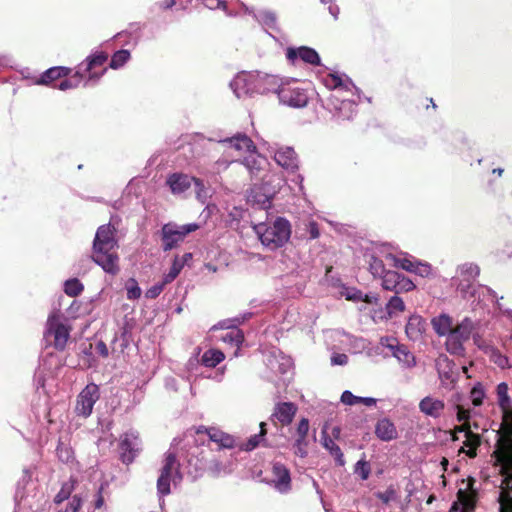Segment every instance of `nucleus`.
I'll return each mask as SVG.
<instances>
[{"mask_svg":"<svg viewBox=\"0 0 512 512\" xmlns=\"http://www.w3.org/2000/svg\"><path fill=\"white\" fill-rule=\"evenodd\" d=\"M70 336L69 328L61 321L58 313H52L46 323L44 338L57 350H63Z\"/></svg>","mask_w":512,"mask_h":512,"instance_id":"6e6552de","label":"nucleus"},{"mask_svg":"<svg viewBox=\"0 0 512 512\" xmlns=\"http://www.w3.org/2000/svg\"><path fill=\"white\" fill-rule=\"evenodd\" d=\"M183 265L180 263V257L175 256L172 266L169 269V272L164 275V282L171 283L174 281L177 276L180 274L181 270L183 269Z\"/></svg>","mask_w":512,"mask_h":512,"instance_id":"4d7b16f0","label":"nucleus"},{"mask_svg":"<svg viewBox=\"0 0 512 512\" xmlns=\"http://www.w3.org/2000/svg\"><path fill=\"white\" fill-rule=\"evenodd\" d=\"M83 289V284L76 278L69 279L64 284V292L70 297L78 296Z\"/></svg>","mask_w":512,"mask_h":512,"instance_id":"6e6d98bb","label":"nucleus"},{"mask_svg":"<svg viewBox=\"0 0 512 512\" xmlns=\"http://www.w3.org/2000/svg\"><path fill=\"white\" fill-rule=\"evenodd\" d=\"M296 233L300 238L307 240H314L320 236L319 226L313 220L303 222L302 227H299Z\"/></svg>","mask_w":512,"mask_h":512,"instance_id":"a19ab883","label":"nucleus"},{"mask_svg":"<svg viewBox=\"0 0 512 512\" xmlns=\"http://www.w3.org/2000/svg\"><path fill=\"white\" fill-rule=\"evenodd\" d=\"M253 230L262 245L270 250L284 246L291 237V224L284 217L257 223L253 226Z\"/></svg>","mask_w":512,"mask_h":512,"instance_id":"7ed1b4c3","label":"nucleus"},{"mask_svg":"<svg viewBox=\"0 0 512 512\" xmlns=\"http://www.w3.org/2000/svg\"><path fill=\"white\" fill-rule=\"evenodd\" d=\"M276 163L289 173L295 174L299 168V159L295 150L290 146H280L274 151Z\"/></svg>","mask_w":512,"mask_h":512,"instance_id":"f3484780","label":"nucleus"},{"mask_svg":"<svg viewBox=\"0 0 512 512\" xmlns=\"http://www.w3.org/2000/svg\"><path fill=\"white\" fill-rule=\"evenodd\" d=\"M486 397V390L481 382H476L470 391V399L475 407H480Z\"/></svg>","mask_w":512,"mask_h":512,"instance_id":"603ef678","label":"nucleus"},{"mask_svg":"<svg viewBox=\"0 0 512 512\" xmlns=\"http://www.w3.org/2000/svg\"><path fill=\"white\" fill-rule=\"evenodd\" d=\"M208 459H209V461H208V465H207V470L206 471H209L214 476L219 475L221 472H225L224 466L215 457V454L213 452H212V456H208Z\"/></svg>","mask_w":512,"mask_h":512,"instance_id":"e2e57ef3","label":"nucleus"},{"mask_svg":"<svg viewBox=\"0 0 512 512\" xmlns=\"http://www.w3.org/2000/svg\"><path fill=\"white\" fill-rule=\"evenodd\" d=\"M286 57L293 64H295L298 59L313 66H318L321 63L317 51L307 46H300L298 48L289 47L286 50Z\"/></svg>","mask_w":512,"mask_h":512,"instance_id":"aec40b11","label":"nucleus"},{"mask_svg":"<svg viewBox=\"0 0 512 512\" xmlns=\"http://www.w3.org/2000/svg\"><path fill=\"white\" fill-rule=\"evenodd\" d=\"M252 178H263L268 165L267 158L255 150L249 152L241 161Z\"/></svg>","mask_w":512,"mask_h":512,"instance_id":"6ab92c4d","label":"nucleus"},{"mask_svg":"<svg viewBox=\"0 0 512 512\" xmlns=\"http://www.w3.org/2000/svg\"><path fill=\"white\" fill-rule=\"evenodd\" d=\"M405 310V304L402 298L395 294L386 304V313L390 318L397 316L400 312Z\"/></svg>","mask_w":512,"mask_h":512,"instance_id":"8fccbe9b","label":"nucleus"},{"mask_svg":"<svg viewBox=\"0 0 512 512\" xmlns=\"http://www.w3.org/2000/svg\"><path fill=\"white\" fill-rule=\"evenodd\" d=\"M486 354L488 355L491 362L497 365L500 369H509L511 368V364L506 355L502 354L501 351L496 347H489L486 350Z\"/></svg>","mask_w":512,"mask_h":512,"instance_id":"a18cd8bd","label":"nucleus"},{"mask_svg":"<svg viewBox=\"0 0 512 512\" xmlns=\"http://www.w3.org/2000/svg\"><path fill=\"white\" fill-rule=\"evenodd\" d=\"M119 450L122 462L127 465L132 463L141 450L138 432L130 430L121 435Z\"/></svg>","mask_w":512,"mask_h":512,"instance_id":"ddd939ff","label":"nucleus"},{"mask_svg":"<svg viewBox=\"0 0 512 512\" xmlns=\"http://www.w3.org/2000/svg\"><path fill=\"white\" fill-rule=\"evenodd\" d=\"M325 86L332 90L326 99L324 107L336 120H350L356 114V100L348 97L357 95L360 99V91L346 75L328 74L324 78Z\"/></svg>","mask_w":512,"mask_h":512,"instance_id":"f257e3e1","label":"nucleus"},{"mask_svg":"<svg viewBox=\"0 0 512 512\" xmlns=\"http://www.w3.org/2000/svg\"><path fill=\"white\" fill-rule=\"evenodd\" d=\"M445 409V403L432 396H426L419 402V410L431 418H439Z\"/></svg>","mask_w":512,"mask_h":512,"instance_id":"a878e982","label":"nucleus"},{"mask_svg":"<svg viewBox=\"0 0 512 512\" xmlns=\"http://www.w3.org/2000/svg\"><path fill=\"white\" fill-rule=\"evenodd\" d=\"M375 435L381 441L389 442L397 438L398 432L395 424L390 419L384 417L377 421Z\"/></svg>","mask_w":512,"mask_h":512,"instance_id":"cd10ccee","label":"nucleus"},{"mask_svg":"<svg viewBox=\"0 0 512 512\" xmlns=\"http://www.w3.org/2000/svg\"><path fill=\"white\" fill-rule=\"evenodd\" d=\"M497 293L486 285L477 284L471 291V299L473 301L484 302L490 300L496 303L498 300Z\"/></svg>","mask_w":512,"mask_h":512,"instance_id":"f704fd0d","label":"nucleus"},{"mask_svg":"<svg viewBox=\"0 0 512 512\" xmlns=\"http://www.w3.org/2000/svg\"><path fill=\"white\" fill-rule=\"evenodd\" d=\"M180 463L172 451H168L162 462L160 475L157 479V492L160 497L170 494L171 483L177 485L181 482L183 476L180 470Z\"/></svg>","mask_w":512,"mask_h":512,"instance_id":"39448f33","label":"nucleus"},{"mask_svg":"<svg viewBox=\"0 0 512 512\" xmlns=\"http://www.w3.org/2000/svg\"><path fill=\"white\" fill-rule=\"evenodd\" d=\"M208 456H212V449L205 447H194L190 450L187 459V473L193 480L200 477L208 465Z\"/></svg>","mask_w":512,"mask_h":512,"instance_id":"9d476101","label":"nucleus"},{"mask_svg":"<svg viewBox=\"0 0 512 512\" xmlns=\"http://www.w3.org/2000/svg\"><path fill=\"white\" fill-rule=\"evenodd\" d=\"M199 227L197 223L178 225L169 222L164 224L160 231L163 251H170L176 248L179 243L184 241L188 234L196 231Z\"/></svg>","mask_w":512,"mask_h":512,"instance_id":"0eeeda50","label":"nucleus"},{"mask_svg":"<svg viewBox=\"0 0 512 512\" xmlns=\"http://www.w3.org/2000/svg\"><path fill=\"white\" fill-rule=\"evenodd\" d=\"M69 73L70 69L64 66L51 67L43 72L40 78L36 79L34 83L37 85H48L57 79L67 77Z\"/></svg>","mask_w":512,"mask_h":512,"instance_id":"c756f323","label":"nucleus"},{"mask_svg":"<svg viewBox=\"0 0 512 512\" xmlns=\"http://www.w3.org/2000/svg\"><path fill=\"white\" fill-rule=\"evenodd\" d=\"M322 445L326 450L329 451L331 456L334 457L336 463L339 466H343L345 464L344 455L341 448L334 442L331 437L326 434L325 431L323 432Z\"/></svg>","mask_w":512,"mask_h":512,"instance_id":"58836bf2","label":"nucleus"},{"mask_svg":"<svg viewBox=\"0 0 512 512\" xmlns=\"http://www.w3.org/2000/svg\"><path fill=\"white\" fill-rule=\"evenodd\" d=\"M434 331L439 336H446L453 329L452 318L447 314L434 317L431 321Z\"/></svg>","mask_w":512,"mask_h":512,"instance_id":"c9c22d12","label":"nucleus"},{"mask_svg":"<svg viewBox=\"0 0 512 512\" xmlns=\"http://www.w3.org/2000/svg\"><path fill=\"white\" fill-rule=\"evenodd\" d=\"M208 9H222L226 15L231 16L232 13L228 10L224 0H200Z\"/></svg>","mask_w":512,"mask_h":512,"instance_id":"338daca9","label":"nucleus"},{"mask_svg":"<svg viewBox=\"0 0 512 512\" xmlns=\"http://www.w3.org/2000/svg\"><path fill=\"white\" fill-rule=\"evenodd\" d=\"M480 274V268L474 263H464L457 267L455 275L451 279L452 286L463 299H471V291L477 286L476 279Z\"/></svg>","mask_w":512,"mask_h":512,"instance_id":"423d86ee","label":"nucleus"},{"mask_svg":"<svg viewBox=\"0 0 512 512\" xmlns=\"http://www.w3.org/2000/svg\"><path fill=\"white\" fill-rule=\"evenodd\" d=\"M272 483L274 488L281 494L291 491V475L289 469L281 462H274L272 465Z\"/></svg>","mask_w":512,"mask_h":512,"instance_id":"a211bd4d","label":"nucleus"},{"mask_svg":"<svg viewBox=\"0 0 512 512\" xmlns=\"http://www.w3.org/2000/svg\"><path fill=\"white\" fill-rule=\"evenodd\" d=\"M276 191L270 188L267 183L254 185L247 196V202L261 210H268L272 205V199Z\"/></svg>","mask_w":512,"mask_h":512,"instance_id":"2eb2a0df","label":"nucleus"},{"mask_svg":"<svg viewBox=\"0 0 512 512\" xmlns=\"http://www.w3.org/2000/svg\"><path fill=\"white\" fill-rule=\"evenodd\" d=\"M393 357H395L398 362L406 368H412L416 365L414 355L403 344L399 347L398 350H396V354Z\"/></svg>","mask_w":512,"mask_h":512,"instance_id":"49530a36","label":"nucleus"},{"mask_svg":"<svg viewBox=\"0 0 512 512\" xmlns=\"http://www.w3.org/2000/svg\"><path fill=\"white\" fill-rule=\"evenodd\" d=\"M354 473L358 475L361 478V480H367L371 473V467L369 462L366 461L365 459H360L355 464Z\"/></svg>","mask_w":512,"mask_h":512,"instance_id":"13d9d810","label":"nucleus"},{"mask_svg":"<svg viewBox=\"0 0 512 512\" xmlns=\"http://www.w3.org/2000/svg\"><path fill=\"white\" fill-rule=\"evenodd\" d=\"M341 402L345 405L364 404L365 406L372 407L377 403V399L373 397H360L354 395L351 391L345 390L341 395Z\"/></svg>","mask_w":512,"mask_h":512,"instance_id":"e433bc0d","label":"nucleus"},{"mask_svg":"<svg viewBox=\"0 0 512 512\" xmlns=\"http://www.w3.org/2000/svg\"><path fill=\"white\" fill-rule=\"evenodd\" d=\"M496 460L502 475L499 509L500 512H512V441L501 445L496 451Z\"/></svg>","mask_w":512,"mask_h":512,"instance_id":"20e7f679","label":"nucleus"},{"mask_svg":"<svg viewBox=\"0 0 512 512\" xmlns=\"http://www.w3.org/2000/svg\"><path fill=\"white\" fill-rule=\"evenodd\" d=\"M457 335L460 336L461 339L467 341L469 340L472 331L474 330V322L465 317L460 323L457 324L455 328L452 329Z\"/></svg>","mask_w":512,"mask_h":512,"instance_id":"3c124183","label":"nucleus"},{"mask_svg":"<svg viewBox=\"0 0 512 512\" xmlns=\"http://www.w3.org/2000/svg\"><path fill=\"white\" fill-rule=\"evenodd\" d=\"M210 441L218 445V448L231 449L237 446L234 437L217 428L211 427L205 429Z\"/></svg>","mask_w":512,"mask_h":512,"instance_id":"c85d7f7f","label":"nucleus"},{"mask_svg":"<svg viewBox=\"0 0 512 512\" xmlns=\"http://www.w3.org/2000/svg\"><path fill=\"white\" fill-rule=\"evenodd\" d=\"M446 349L449 353L454 355H461L464 352L463 343L465 340L461 339L453 330L446 335Z\"/></svg>","mask_w":512,"mask_h":512,"instance_id":"79ce46f5","label":"nucleus"},{"mask_svg":"<svg viewBox=\"0 0 512 512\" xmlns=\"http://www.w3.org/2000/svg\"><path fill=\"white\" fill-rule=\"evenodd\" d=\"M192 181H194L196 187L198 188L197 194L198 197H200L201 190L203 188L202 181L194 177H190L187 174L173 173L167 178L166 183L170 187L173 194H181L191 186Z\"/></svg>","mask_w":512,"mask_h":512,"instance_id":"dca6fc26","label":"nucleus"},{"mask_svg":"<svg viewBox=\"0 0 512 512\" xmlns=\"http://www.w3.org/2000/svg\"><path fill=\"white\" fill-rule=\"evenodd\" d=\"M307 445H308L307 439L296 438V440L293 444L295 455H297L301 458H305L308 455Z\"/></svg>","mask_w":512,"mask_h":512,"instance_id":"69168bd1","label":"nucleus"},{"mask_svg":"<svg viewBox=\"0 0 512 512\" xmlns=\"http://www.w3.org/2000/svg\"><path fill=\"white\" fill-rule=\"evenodd\" d=\"M467 441L465 444L471 449L467 452L468 456L473 458L476 456L475 449L480 444V436L472 433L471 430L466 432Z\"/></svg>","mask_w":512,"mask_h":512,"instance_id":"052dcab7","label":"nucleus"},{"mask_svg":"<svg viewBox=\"0 0 512 512\" xmlns=\"http://www.w3.org/2000/svg\"><path fill=\"white\" fill-rule=\"evenodd\" d=\"M509 386L501 382L496 387L497 404L503 413H508L512 408V399L509 396Z\"/></svg>","mask_w":512,"mask_h":512,"instance_id":"473e14b6","label":"nucleus"},{"mask_svg":"<svg viewBox=\"0 0 512 512\" xmlns=\"http://www.w3.org/2000/svg\"><path fill=\"white\" fill-rule=\"evenodd\" d=\"M219 144L222 145L225 149H234L239 153H249L256 149L253 141L246 134L242 133L221 139Z\"/></svg>","mask_w":512,"mask_h":512,"instance_id":"b1692460","label":"nucleus"},{"mask_svg":"<svg viewBox=\"0 0 512 512\" xmlns=\"http://www.w3.org/2000/svg\"><path fill=\"white\" fill-rule=\"evenodd\" d=\"M230 87L239 99L254 96L251 73H241L237 75L230 82Z\"/></svg>","mask_w":512,"mask_h":512,"instance_id":"393cba45","label":"nucleus"},{"mask_svg":"<svg viewBox=\"0 0 512 512\" xmlns=\"http://www.w3.org/2000/svg\"><path fill=\"white\" fill-rule=\"evenodd\" d=\"M383 289L393 291L395 294L409 292L415 288V284L403 274L397 271L387 270L381 277Z\"/></svg>","mask_w":512,"mask_h":512,"instance_id":"4468645a","label":"nucleus"},{"mask_svg":"<svg viewBox=\"0 0 512 512\" xmlns=\"http://www.w3.org/2000/svg\"><path fill=\"white\" fill-rule=\"evenodd\" d=\"M245 13L252 16L262 27L267 30L279 31L277 15L274 11L271 10H259L255 11L252 8H249L245 4H241Z\"/></svg>","mask_w":512,"mask_h":512,"instance_id":"4be33fe9","label":"nucleus"},{"mask_svg":"<svg viewBox=\"0 0 512 512\" xmlns=\"http://www.w3.org/2000/svg\"><path fill=\"white\" fill-rule=\"evenodd\" d=\"M83 78L82 67H77L76 72L70 78L62 79L55 87L61 91L74 89L80 85Z\"/></svg>","mask_w":512,"mask_h":512,"instance_id":"37998d69","label":"nucleus"},{"mask_svg":"<svg viewBox=\"0 0 512 512\" xmlns=\"http://www.w3.org/2000/svg\"><path fill=\"white\" fill-rule=\"evenodd\" d=\"M56 454L58 459L63 463H70L74 460V452L72 448L61 440L58 443Z\"/></svg>","mask_w":512,"mask_h":512,"instance_id":"5fc2aeb1","label":"nucleus"},{"mask_svg":"<svg viewBox=\"0 0 512 512\" xmlns=\"http://www.w3.org/2000/svg\"><path fill=\"white\" fill-rule=\"evenodd\" d=\"M129 59H130V52L128 50H126V49L118 50L112 55L109 66L112 69H119V68L123 67L128 62Z\"/></svg>","mask_w":512,"mask_h":512,"instance_id":"864d4df0","label":"nucleus"},{"mask_svg":"<svg viewBox=\"0 0 512 512\" xmlns=\"http://www.w3.org/2000/svg\"><path fill=\"white\" fill-rule=\"evenodd\" d=\"M234 322L240 323L238 319L225 320L219 323L221 329H226L220 339L231 346H235L237 350L244 341V334L240 329H237Z\"/></svg>","mask_w":512,"mask_h":512,"instance_id":"5701e85b","label":"nucleus"},{"mask_svg":"<svg viewBox=\"0 0 512 512\" xmlns=\"http://www.w3.org/2000/svg\"><path fill=\"white\" fill-rule=\"evenodd\" d=\"M385 261L388 266L401 268L405 271L412 273L416 259L413 257H398L391 253L385 254Z\"/></svg>","mask_w":512,"mask_h":512,"instance_id":"72a5a7b5","label":"nucleus"},{"mask_svg":"<svg viewBox=\"0 0 512 512\" xmlns=\"http://www.w3.org/2000/svg\"><path fill=\"white\" fill-rule=\"evenodd\" d=\"M266 423H260V432L258 434L252 435L246 442H242L237 444L240 450L243 451H252L259 446V444L263 441L264 436L266 435Z\"/></svg>","mask_w":512,"mask_h":512,"instance_id":"ea45409f","label":"nucleus"},{"mask_svg":"<svg viewBox=\"0 0 512 512\" xmlns=\"http://www.w3.org/2000/svg\"><path fill=\"white\" fill-rule=\"evenodd\" d=\"M379 344L382 348H386L390 352L391 356H394L396 354V350H398L402 345L395 337L389 336L381 337Z\"/></svg>","mask_w":512,"mask_h":512,"instance_id":"bf43d9fd","label":"nucleus"},{"mask_svg":"<svg viewBox=\"0 0 512 512\" xmlns=\"http://www.w3.org/2000/svg\"><path fill=\"white\" fill-rule=\"evenodd\" d=\"M412 273H415L416 275H419V276L425 278V277H428L431 275L432 267L427 262H421V261L416 260Z\"/></svg>","mask_w":512,"mask_h":512,"instance_id":"0e129e2a","label":"nucleus"},{"mask_svg":"<svg viewBox=\"0 0 512 512\" xmlns=\"http://www.w3.org/2000/svg\"><path fill=\"white\" fill-rule=\"evenodd\" d=\"M268 366L272 371L285 374L292 367V360L290 357L282 355L281 352H279V355L273 353L268 358Z\"/></svg>","mask_w":512,"mask_h":512,"instance_id":"2f4dec72","label":"nucleus"},{"mask_svg":"<svg viewBox=\"0 0 512 512\" xmlns=\"http://www.w3.org/2000/svg\"><path fill=\"white\" fill-rule=\"evenodd\" d=\"M75 484L76 480L73 478L63 482L60 491L54 497V503L58 505L68 500L75 489Z\"/></svg>","mask_w":512,"mask_h":512,"instance_id":"09e8293b","label":"nucleus"},{"mask_svg":"<svg viewBox=\"0 0 512 512\" xmlns=\"http://www.w3.org/2000/svg\"><path fill=\"white\" fill-rule=\"evenodd\" d=\"M107 58L108 56L106 53L99 52L88 56L85 61L78 65V67H82V73L84 75L89 73V77L87 80H85L84 86H88L91 82L96 83L100 79L106 69H103L100 74L91 73V70L96 66H102L106 62Z\"/></svg>","mask_w":512,"mask_h":512,"instance_id":"412c9836","label":"nucleus"},{"mask_svg":"<svg viewBox=\"0 0 512 512\" xmlns=\"http://www.w3.org/2000/svg\"><path fill=\"white\" fill-rule=\"evenodd\" d=\"M117 247L114 225L111 223L101 225L93 241L92 261L101 266L106 273L116 275L119 272V257L115 251Z\"/></svg>","mask_w":512,"mask_h":512,"instance_id":"f03ea898","label":"nucleus"},{"mask_svg":"<svg viewBox=\"0 0 512 512\" xmlns=\"http://www.w3.org/2000/svg\"><path fill=\"white\" fill-rule=\"evenodd\" d=\"M296 412L297 407L294 403L281 402L275 406L274 412L271 415V417L273 419H276L283 426H287L293 421Z\"/></svg>","mask_w":512,"mask_h":512,"instance_id":"bb28decb","label":"nucleus"},{"mask_svg":"<svg viewBox=\"0 0 512 512\" xmlns=\"http://www.w3.org/2000/svg\"><path fill=\"white\" fill-rule=\"evenodd\" d=\"M224 353L217 349L207 350L201 358V362L206 367H215L224 360Z\"/></svg>","mask_w":512,"mask_h":512,"instance_id":"de8ad7c7","label":"nucleus"},{"mask_svg":"<svg viewBox=\"0 0 512 512\" xmlns=\"http://www.w3.org/2000/svg\"><path fill=\"white\" fill-rule=\"evenodd\" d=\"M280 103L293 108H302L308 104V90L301 87L297 82H282L278 93Z\"/></svg>","mask_w":512,"mask_h":512,"instance_id":"1a4fd4ad","label":"nucleus"},{"mask_svg":"<svg viewBox=\"0 0 512 512\" xmlns=\"http://www.w3.org/2000/svg\"><path fill=\"white\" fill-rule=\"evenodd\" d=\"M100 391L98 385L90 383L79 393L75 405V413L87 418L91 415L95 403L99 400Z\"/></svg>","mask_w":512,"mask_h":512,"instance_id":"9b49d317","label":"nucleus"},{"mask_svg":"<svg viewBox=\"0 0 512 512\" xmlns=\"http://www.w3.org/2000/svg\"><path fill=\"white\" fill-rule=\"evenodd\" d=\"M495 317H505L510 322H512V309L504 307V305L499 301V299L495 303Z\"/></svg>","mask_w":512,"mask_h":512,"instance_id":"774afa93","label":"nucleus"},{"mask_svg":"<svg viewBox=\"0 0 512 512\" xmlns=\"http://www.w3.org/2000/svg\"><path fill=\"white\" fill-rule=\"evenodd\" d=\"M254 95L277 94L282 85V79L276 75L264 72H251Z\"/></svg>","mask_w":512,"mask_h":512,"instance_id":"f8f14e48","label":"nucleus"},{"mask_svg":"<svg viewBox=\"0 0 512 512\" xmlns=\"http://www.w3.org/2000/svg\"><path fill=\"white\" fill-rule=\"evenodd\" d=\"M460 502H453L449 512H471L474 509V500L465 495L462 490L458 492Z\"/></svg>","mask_w":512,"mask_h":512,"instance_id":"c03bdc74","label":"nucleus"},{"mask_svg":"<svg viewBox=\"0 0 512 512\" xmlns=\"http://www.w3.org/2000/svg\"><path fill=\"white\" fill-rule=\"evenodd\" d=\"M366 262L369 265V271L374 278H380L388 269V265L384 259L377 257L374 254H366Z\"/></svg>","mask_w":512,"mask_h":512,"instance_id":"4c0bfd02","label":"nucleus"},{"mask_svg":"<svg viewBox=\"0 0 512 512\" xmlns=\"http://www.w3.org/2000/svg\"><path fill=\"white\" fill-rule=\"evenodd\" d=\"M425 330L424 321L421 316L412 315L409 317L405 332L407 337L412 341H418L421 339L422 334Z\"/></svg>","mask_w":512,"mask_h":512,"instance_id":"7c9ffc66","label":"nucleus"},{"mask_svg":"<svg viewBox=\"0 0 512 512\" xmlns=\"http://www.w3.org/2000/svg\"><path fill=\"white\" fill-rule=\"evenodd\" d=\"M375 496L384 504H389L397 499V492L393 486H389L385 491H378Z\"/></svg>","mask_w":512,"mask_h":512,"instance_id":"680f3d73","label":"nucleus"}]
</instances>
